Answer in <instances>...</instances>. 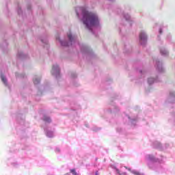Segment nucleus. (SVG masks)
<instances>
[{"mask_svg":"<svg viewBox=\"0 0 175 175\" xmlns=\"http://www.w3.org/2000/svg\"><path fill=\"white\" fill-rule=\"evenodd\" d=\"M83 23L86 26L88 29H91V27H95L99 24L98 16L92 12H88V11L83 12Z\"/></svg>","mask_w":175,"mask_h":175,"instance_id":"nucleus-1","label":"nucleus"},{"mask_svg":"<svg viewBox=\"0 0 175 175\" xmlns=\"http://www.w3.org/2000/svg\"><path fill=\"white\" fill-rule=\"evenodd\" d=\"M52 73L54 75V73H59V67L58 65L53 66L52 68Z\"/></svg>","mask_w":175,"mask_h":175,"instance_id":"nucleus-2","label":"nucleus"},{"mask_svg":"<svg viewBox=\"0 0 175 175\" xmlns=\"http://www.w3.org/2000/svg\"><path fill=\"white\" fill-rule=\"evenodd\" d=\"M139 39L140 40H144V42H146V40H147V36L144 32H141L139 33Z\"/></svg>","mask_w":175,"mask_h":175,"instance_id":"nucleus-3","label":"nucleus"},{"mask_svg":"<svg viewBox=\"0 0 175 175\" xmlns=\"http://www.w3.org/2000/svg\"><path fill=\"white\" fill-rule=\"evenodd\" d=\"M43 120L45 121V122H51V119L49 116H44Z\"/></svg>","mask_w":175,"mask_h":175,"instance_id":"nucleus-4","label":"nucleus"},{"mask_svg":"<svg viewBox=\"0 0 175 175\" xmlns=\"http://www.w3.org/2000/svg\"><path fill=\"white\" fill-rule=\"evenodd\" d=\"M33 83H34V84H39V83H40V79H36L33 80Z\"/></svg>","mask_w":175,"mask_h":175,"instance_id":"nucleus-5","label":"nucleus"},{"mask_svg":"<svg viewBox=\"0 0 175 175\" xmlns=\"http://www.w3.org/2000/svg\"><path fill=\"white\" fill-rule=\"evenodd\" d=\"M70 173L73 175H77V172H76V170L75 169L70 170Z\"/></svg>","mask_w":175,"mask_h":175,"instance_id":"nucleus-6","label":"nucleus"},{"mask_svg":"<svg viewBox=\"0 0 175 175\" xmlns=\"http://www.w3.org/2000/svg\"><path fill=\"white\" fill-rule=\"evenodd\" d=\"M148 82L149 84H152V83H154V79L152 78H149Z\"/></svg>","mask_w":175,"mask_h":175,"instance_id":"nucleus-7","label":"nucleus"},{"mask_svg":"<svg viewBox=\"0 0 175 175\" xmlns=\"http://www.w3.org/2000/svg\"><path fill=\"white\" fill-rule=\"evenodd\" d=\"M161 53L163 54V55H167V51H161Z\"/></svg>","mask_w":175,"mask_h":175,"instance_id":"nucleus-8","label":"nucleus"},{"mask_svg":"<svg viewBox=\"0 0 175 175\" xmlns=\"http://www.w3.org/2000/svg\"><path fill=\"white\" fill-rule=\"evenodd\" d=\"M133 174L135 175H140V172H137V171H132Z\"/></svg>","mask_w":175,"mask_h":175,"instance_id":"nucleus-9","label":"nucleus"},{"mask_svg":"<svg viewBox=\"0 0 175 175\" xmlns=\"http://www.w3.org/2000/svg\"><path fill=\"white\" fill-rule=\"evenodd\" d=\"M68 37L69 40H70V42H72V34H68Z\"/></svg>","mask_w":175,"mask_h":175,"instance_id":"nucleus-10","label":"nucleus"},{"mask_svg":"<svg viewBox=\"0 0 175 175\" xmlns=\"http://www.w3.org/2000/svg\"><path fill=\"white\" fill-rule=\"evenodd\" d=\"M1 80L3 82L6 83V78L5 77H1Z\"/></svg>","mask_w":175,"mask_h":175,"instance_id":"nucleus-11","label":"nucleus"},{"mask_svg":"<svg viewBox=\"0 0 175 175\" xmlns=\"http://www.w3.org/2000/svg\"><path fill=\"white\" fill-rule=\"evenodd\" d=\"M61 44H62V46H68V44H64V43L62 42H61Z\"/></svg>","mask_w":175,"mask_h":175,"instance_id":"nucleus-12","label":"nucleus"},{"mask_svg":"<svg viewBox=\"0 0 175 175\" xmlns=\"http://www.w3.org/2000/svg\"><path fill=\"white\" fill-rule=\"evenodd\" d=\"M116 172H117V173H118V174H120V170H117Z\"/></svg>","mask_w":175,"mask_h":175,"instance_id":"nucleus-13","label":"nucleus"},{"mask_svg":"<svg viewBox=\"0 0 175 175\" xmlns=\"http://www.w3.org/2000/svg\"><path fill=\"white\" fill-rule=\"evenodd\" d=\"M159 33H162V29H160V30H159Z\"/></svg>","mask_w":175,"mask_h":175,"instance_id":"nucleus-14","label":"nucleus"},{"mask_svg":"<svg viewBox=\"0 0 175 175\" xmlns=\"http://www.w3.org/2000/svg\"><path fill=\"white\" fill-rule=\"evenodd\" d=\"M96 175H98V172H96Z\"/></svg>","mask_w":175,"mask_h":175,"instance_id":"nucleus-15","label":"nucleus"}]
</instances>
